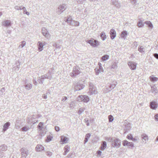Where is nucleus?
Instances as JSON below:
<instances>
[{"instance_id":"nucleus-44","label":"nucleus","mask_w":158,"mask_h":158,"mask_svg":"<svg viewBox=\"0 0 158 158\" xmlns=\"http://www.w3.org/2000/svg\"><path fill=\"white\" fill-rule=\"evenodd\" d=\"M46 155L48 156H51L52 155V153L50 151H47L46 152Z\"/></svg>"},{"instance_id":"nucleus-48","label":"nucleus","mask_w":158,"mask_h":158,"mask_svg":"<svg viewBox=\"0 0 158 158\" xmlns=\"http://www.w3.org/2000/svg\"><path fill=\"white\" fill-rule=\"evenodd\" d=\"M132 135L131 134H129L127 136V138L131 140L132 139Z\"/></svg>"},{"instance_id":"nucleus-29","label":"nucleus","mask_w":158,"mask_h":158,"mask_svg":"<svg viewBox=\"0 0 158 158\" xmlns=\"http://www.w3.org/2000/svg\"><path fill=\"white\" fill-rule=\"evenodd\" d=\"M64 20L69 24V23H70V22H71V21H72L73 20L71 16H69V17H68L67 18H65Z\"/></svg>"},{"instance_id":"nucleus-4","label":"nucleus","mask_w":158,"mask_h":158,"mask_svg":"<svg viewBox=\"0 0 158 158\" xmlns=\"http://www.w3.org/2000/svg\"><path fill=\"white\" fill-rule=\"evenodd\" d=\"M20 152L22 158H26L29 154V151L26 148H22L20 149Z\"/></svg>"},{"instance_id":"nucleus-39","label":"nucleus","mask_w":158,"mask_h":158,"mask_svg":"<svg viewBox=\"0 0 158 158\" xmlns=\"http://www.w3.org/2000/svg\"><path fill=\"white\" fill-rule=\"evenodd\" d=\"M106 140L109 142H112L113 141V138L110 137H106Z\"/></svg>"},{"instance_id":"nucleus-1","label":"nucleus","mask_w":158,"mask_h":158,"mask_svg":"<svg viewBox=\"0 0 158 158\" xmlns=\"http://www.w3.org/2000/svg\"><path fill=\"white\" fill-rule=\"evenodd\" d=\"M81 72L80 68L78 66H75L73 67L72 72L70 73V75L71 77L75 78L77 77Z\"/></svg>"},{"instance_id":"nucleus-52","label":"nucleus","mask_w":158,"mask_h":158,"mask_svg":"<svg viewBox=\"0 0 158 158\" xmlns=\"http://www.w3.org/2000/svg\"><path fill=\"white\" fill-rule=\"evenodd\" d=\"M4 155V153L1 151L0 150V158H2Z\"/></svg>"},{"instance_id":"nucleus-7","label":"nucleus","mask_w":158,"mask_h":158,"mask_svg":"<svg viewBox=\"0 0 158 158\" xmlns=\"http://www.w3.org/2000/svg\"><path fill=\"white\" fill-rule=\"evenodd\" d=\"M67 6L65 4L60 5L57 9V13L60 14L64 11L66 9Z\"/></svg>"},{"instance_id":"nucleus-36","label":"nucleus","mask_w":158,"mask_h":158,"mask_svg":"<svg viewBox=\"0 0 158 158\" xmlns=\"http://www.w3.org/2000/svg\"><path fill=\"white\" fill-rule=\"evenodd\" d=\"M30 129L29 127L28 126H25L21 128V130L22 131H27Z\"/></svg>"},{"instance_id":"nucleus-30","label":"nucleus","mask_w":158,"mask_h":158,"mask_svg":"<svg viewBox=\"0 0 158 158\" xmlns=\"http://www.w3.org/2000/svg\"><path fill=\"white\" fill-rule=\"evenodd\" d=\"M151 91L152 93L154 92L155 93H157L158 90L156 87L155 85H154L153 86H151Z\"/></svg>"},{"instance_id":"nucleus-28","label":"nucleus","mask_w":158,"mask_h":158,"mask_svg":"<svg viewBox=\"0 0 158 158\" xmlns=\"http://www.w3.org/2000/svg\"><path fill=\"white\" fill-rule=\"evenodd\" d=\"M144 23L146 24L148 26V27L151 28L153 27V25L150 21H146L144 22Z\"/></svg>"},{"instance_id":"nucleus-37","label":"nucleus","mask_w":158,"mask_h":158,"mask_svg":"<svg viewBox=\"0 0 158 158\" xmlns=\"http://www.w3.org/2000/svg\"><path fill=\"white\" fill-rule=\"evenodd\" d=\"M89 138V133L87 134L85 136V138L84 141V143L85 144L88 142V138Z\"/></svg>"},{"instance_id":"nucleus-40","label":"nucleus","mask_w":158,"mask_h":158,"mask_svg":"<svg viewBox=\"0 0 158 158\" xmlns=\"http://www.w3.org/2000/svg\"><path fill=\"white\" fill-rule=\"evenodd\" d=\"M108 119L109 122H112L114 120V118L112 115H109L108 116Z\"/></svg>"},{"instance_id":"nucleus-35","label":"nucleus","mask_w":158,"mask_h":158,"mask_svg":"<svg viewBox=\"0 0 158 158\" xmlns=\"http://www.w3.org/2000/svg\"><path fill=\"white\" fill-rule=\"evenodd\" d=\"M43 123L40 122L39 123V125L37 126V127L40 130H42L43 129Z\"/></svg>"},{"instance_id":"nucleus-12","label":"nucleus","mask_w":158,"mask_h":158,"mask_svg":"<svg viewBox=\"0 0 158 158\" xmlns=\"http://www.w3.org/2000/svg\"><path fill=\"white\" fill-rule=\"evenodd\" d=\"M45 43L44 42V44L40 41H39L37 43L38 47V51L39 52L43 50V48L44 46L45 45Z\"/></svg>"},{"instance_id":"nucleus-51","label":"nucleus","mask_w":158,"mask_h":158,"mask_svg":"<svg viewBox=\"0 0 158 158\" xmlns=\"http://www.w3.org/2000/svg\"><path fill=\"white\" fill-rule=\"evenodd\" d=\"M134 146V144L132 142H129L127 146L129 147H133Z\"/></svg>"},{"instance_id":"nucleus-55","label":"nucleus","mask_w":158,"mask_h":158,"mask_svg":"<svg viewBox=\"0 0 158 158\" xmlns=\"http://www.w3.org/2000/svg\"><path fill=\"white\" fill-rule=\"evenodd\" d=\"M85 1V0H78L77 2L78 3L80 4L83 3Z\"/></svg>"},{"instance_id":"nucleus-47","label":"nucleus","mask_w":158,"mask_h":158,"mask_svg":"<svg viewBox=\"0 0 158 158\" xmlns=\"http://www.w3.org/2000/svg\"><path fill=\"white\" fill-rule=\"evenodd\" d=\"M84 109L83 108H80L78 110V114L80 115L84 111Z\"/></svg>"},{"instance_id":"nucleus-11","label":"nucleus","mask_w":158,"mask_h":158,"mask_svg":"<svg viewBox=\"0 0 158 158\" xmlns=\"http://www.w3.org/2000/svg\"><path fill=\"white\" fill-rule=\"evenodd\" d=\"M141 138L143 142L144 143H146L148 139V136L145 133H143L141 135Z\"/></svg>"},{"instance_id":"nucleus-33","label":"nucleus","mask_w":158,"mask_h":158,"mask_svg":"<svg viewBox=\"0 0 158 158\" xmlns=\"http://www.w3.org/2000/svg\"><path fill=\"white\" fill-rule=\"evenodd\" d=\"M44 79H43L42 76L41 77H39L38 78L37 81L40 84H43Z\"/></svg>"},{"instance_id":"nucleus-18","label":"nucleus","mask_w":158,"mask_h":158,"mask_svg":"<svg viewBox=\"0 0 158 158\" xmlns=\"http://www.w3.org/2000/svg\"><path fill=\"white\" fill-rule=\"evenodd\" d=\"M127 32L126 31H123L121 32L120 37L121 38L125 39L127 35Z\"/></svg>"},{"instance_id":"nucleus-8","label":"nucleus","mask_w":158,"mask_h":158,"mask_svg":"<svg viewBox=\"0 0 158 158\" xmlns=\"http://www.w3.org/2000/svg\"><path fill=\"white\" fill-rule=\"evenodd\" d=\"M89 44L94 47H97L100 45V42L93 39L89 40Z\"/></svg>"},{"instance_id":"nucleus-60","label":"nucleus","mask_w":158,"mask_h":158,"mask_svg":"<svg viewBox=\"0 0 158 158\" xmlns=\"http://www.w3.org/2000/svg\"><path fill=\"white\" fill-rule=\"evenodd\" d=\"M33 83H34V84L35 85H37V82L36 81V79H33Z\"/></svg>"},{"instance_id":"nucleus-32","label":"nucleus","mask_w":158,"mask_h":158,"mask_svg":"<svg viewBox=\"0 0 158 158\" xmlns=\"http://www.w3.org/2000/svg\"><path fill=\"white\" fill-rule=\"evenodd\" d=\"M32 85L31 84H27L25 85V88L28 90H29L32 88Z\"/></svg>"},{"instance_id":"nucleus-56","label":"nucleus","mask_w":158,"mask_h":158,"mask_svg":"<svg viewBox=\"0 0 158 158\" xmlns=\"http://www.w3.org/2000/svg\"><path fill=\"white\" fill-rule=\"evenodd\" d=\"M114 6L117 8H120L121 7V5L119 3H116Z\"/></svg>"},{"instance_id":"nucleus-34","label":"nucleus","mask_w":158,"mask_h":158,"mask_svg":"<svg viewBox=\"0 0 158 158\" xmlns=\"http://www.w3.org/2000/svg\"><path fill=\"white\" fill-rule=\"evenodd\" d=\"M138 26L139 27H141L144 26V24L143 23V22L142 20L139 21L138 23L137 24Z\"/></svg>"},{"instance_id":"nucleus-59","label":"nucleus","mask_w":158,"mask_h":158,"mask_svg":"<svg viewBox=\"0 0 158 158\" xmlns=\"http://www.w3.org/2000/svg\"><path fill=\"white\" fill-rule=\"evenodd\" d=\"M74 25L75 26H78L79 25V23L78 21H75Z\"/></svg>"},{"instance_id":"nucleus-16","label":"nucleus","mask_w":158,"mask_h":158,"mask_svg":"<svg viewBox=\"0 0 158 158\" xmlns=\"http://www.w3.org/2000/svg\"><path fill=\"white\" fill-rule=\"evenodd\" d=\"M35 150L37 152H40L44 150V147L41 145L38 144L35 148Z\"/></svg>"},{"instance_id":"nucleus-21","label":"nucleus","mask_w":158,"mask_h":158,"mask_svg":"<svg viewBox=\"0 0 158 158\" xmlns=\"http://www.w3.org/2000/svg\"><path fill=\"white\" fill-rule=\"evenodd\" d=\"M149 79L152 82H155L158 80V78L152 75L149 77Z\"/></svg>"},{"instance_id":"nucleus-19","label":"nucleus","mask_w":158,"mask_h":158,"mask_svg":"<svg viewBox=\"0 0 158 158\" xmlns=\"http://www.w3.org/2000/svg\"><path fill=\"white\" fill-rule=\"evenodd\" d=\"M107 144L106 142L102 141L101 143V146L100 147V149L102 150H104L106 147Z\"/></svg>"},{"instance_id":"nucleus-23","label":"nucleus","mask_w":158,"mask_h":158,"mask_svg":"<svg viewBox=\"0 0 158 158\" xmlns=\"http://www.w3.org/2000/svg\"><path fill=\"white\" fill-rule=\"evenodd\" d=\"M10 123L9 122H6L3 126V130L4 131H6L8 128V127L10 126Z\"/></svg>"},{"instance_id":"nucleus-57","label":"nucleus","mask_w":158,"mask_h":158,"mask_svg":"<svg viewBox=\"0 0 158 158\" xmlns=\"http://www.w3.org/2000/svg\"><path fill=\"white\" fill-rule=\"evenodd\" d=\"M75 21L73 20L72 21H71V22H70V23H69V24L72 25V26H75L74 24H75Z\"/></svg>"},{"instance_id":"nucleus-46","label":"nucleus","mask_w":158,"mask_h":158,"mask_svg":"<svg viewBox=\"0 0 158 158\" xmlns=\"http://www.w3.org/2000/svg\"><path fill=\"white\" fill-rule=\"evenodd\" d=\"M87 96H86L85 95H79L78 96L79 98H81V99H86L87 98Z\"/></svg>"},{"instance_id":"nucleus-61","label":"nucleus","mask_w":158,"mask_h":158,"mask_svg":"<svg viewBox=\"0 0 158 158\" xmlns=\"http://www.w3.org/2000/svg\"><path fill=\"white\" fill-rule=\"evenodd\" d=\"M33 83H34V84L35 85H37V82L36 81V79H33Z\"/></svg>"},{"instance_id":"nucleus-54","label":"nucleus","mask_w":158,"mask_h":158,"mask_svg":"<svg viewBox=\"0 0 158 158\" xmlns=\"http://www.w3.org/2000/svg\"><path fill=\"white\" fill-rule=\"evenodd\" d=\"M111 1L112 4L114 5L118 2L117 0H112Z\"/></svg>"},{"instance_id":"nucleus-31","label":"nucleus","mask_w":158,"mask_h":158,"mask_svg":"<svg viewBox=\"0 0 158 158\" xmlns=\"http://www.w3.org/2000/svg\"><path fill=\"white\" fill-rule=\"evenodd\" d=\"M145 48L143 46H139V47L138 51L141 53H143L144 52Z\"/></svg>"},{"instance_id":"nucleus-41","label":"nucleus","mask_w":158,"mask_h":158,"mask_svg":"<svg viewBox=\"0 0 158 158\" xmlns=\"http://www.w3.org/2000/svg\"><path fill=\"white\" fill-rule=\"evenodd\" d=\"M50 94L49 92L46 93V94H43L42 97L44 99H46L47 98H48L47 96L48 95H49Z\"/></svg>"},{"instance_id":"nucleus-17","label":"nucleus","mask_w":158,"mask_h":158,"mask_svg":"<svg viewBox=\"0 0 158 158\" xmlns=\"http://www.w3.org/2000/svg\"><path fill=\"white\" fill-rule=\"evenodd\" d=\"M2 24L6 27L10 26L11 25V22L9 20H5L2 23Z\"/></svg>"},{"instance_id":"nucleus-64","label":"nucleus","mask_w":158,"mask_h":158,"mask_svg":"<svg viewBox=\"0 0 158 158\" xmlns=\"http://www.w3.org/2000/svg\"><path fill=\"white\" fill-rule=\"evenodd\" d=\"M55 129L57 131H59L60 130V128L59 127H58L55 126Z\"/></svg>"},{"instance_id":"nucleus-50","label":"nucleus","mask_w":158,"mask_h":158,"mask_svg":"<svg viewBox=\"0 0 158 158\" xmlns=\"http://www.w3.org/2000/svg\"><path fill=\"white\" fill-rule=\"evenodd\" d=\"M5 89L4 87L2 88L0 90V94H2V93L5 91Z\"/></svg>"},{"instance_id":"nucleus-53","label":"nucleus","mask_w":158,"mask_h":158,"mask_svg":"<svg viewBox=\"0 0 158 158\" xmlns=\"http://www.w3.org/2000/svg\"><path fill=\"white\" fill-rule=\"evenodd\" d=\"M139 139V138L136 139V138H133L132 137V139L131 140L134 142H138V140Z\"/></svg>"},{"instance_id":"nucleus-5","label":"nucleus","mask_w":158,"mask_h":158,"mask_svg":"<svg viewBox=\"0 0 158 158\" xmlns=\"http://www.w3.org/2000/svg\"><path fill=\"white\" fill-rule=\"evenodd\" d=\"M90 95L96 94L97 93V91L96 87L94 86L93 84L92 83L89 82V93Z\"/></svg>"},{"instance_id":"nucleus-58","label":"nucleus","mask_w":158,"mask_h":158,"mask_svg":"<svg viewBox=\"0 0 158 158\" xmlns=\"http://www.w3.org/2000/svg\"><path fill=\"white\" fill-rule=\"evenodd\" d=\"M154 117L156 120L158 121V114L155 115Z\"/></svg>"},{"instance_id":"nucleus-3","label":"nucleus","mask_w":158,"mask_h":158,"mask_svg":"<svg viewBox=\"0 0 158 158\" xmlns=\"http://www.w3.org/2000/svg\"><path fill=\"white\" fill-rule=\"evenodd\" d=\"M73 85L74 87V91H78L83 89L84 86L82 84H81L79 83L74 82L73 83Z\"/></svg>"},{"instance_id":"nucleus-2","label":"nucleus","mask_w":158,"mask_h":158,"mask_svg":"<svg viewBox=\"0 0 158 158\" xmlns=\"http://www.w3.org/2000/svg\"><path fill=\"white\" fill-rule=\"evenodd\" d=\"M116 85L117 83L115 81H113L112 84H108L106 86V88L105 89L106 90H105L104 92L106 93L110 91L115 88Z\"/></svg>"},{"instance_id":"nucleus-20","label":"nucleus","mask_w":158,"mask_h":158,"mask_svg":"<svg viewBox=\"0 0 158 158\" xmlns=\"http://www.w3.org/2000/svg\"><path fill=\"white\" fill-rule=\"evenodd\" d=\"M20 65V64L19 62L17 61H16L15 63L13 65L14 66L13 69H14L15 70L18 71Z\"/></svg>"},{"instance_id":"nucleus-25","label":"nucleus","mask_w":158,"mask_h":158,"mask_svg":"<svg viewBox=\"0 0 158 158\" xmlns=\"http://www.w3.org/2000/svg\"><path fill=\"white\" fill-rule=\"evenodd\" d=\"M103 70L102 67H99V68L97 69V70H96V75H98L100 73L103 72Z\"/></svg>"},{"instance_id":"nucleus-22","label":"nucleus","mask_w":158,"mask_h":158,"mask_svg":"<svg viewBox=\"0 0 158 158\" xmlns=\"http://www.w3.org/2000/svg\"><path fill=\"white\" fill-rule=\"evenodd\" d=\"M61 140L63 143H65L68 142L69 139L67 138L62 136H61Z\"/></svg>"},{"instance_id":"nucleus-13","label":"nucleus","mask_w":158,"mask_h":158,"mask_svg":"<svg viewBox=\"0 0 158 158\" xmlns=\"http://www.w3.org/2000/svg\"><path fill=\"white\" fill-rule=\"evenodd\" d=\"M51 73L52 72L49 71L48 73L42 76L43 79H51L52 78Z\"/></svg>"},{"instance_id":"nucleus-63","label":"nucleus","mask_w":158,"mask_h":158,"mask_svg":"<svg viewBox=\"0 0 158 158\" xmlns=\"http://www.w3.org/2000/svg\"><path fill=\"white\" fill-rule=\"evenodd\" d=\"M22 10H23V13L24 14H25V13L27 11L26 8L25 7L23 6V7Z\"/></svg>"},{"instance_id":"nucleus-49","label":"nucleus","mask_w":158,"mask_h":158,"mask_svg":"<svg viewBox=\"0 0 158 158\" xmlns=\"http://www.w3.org/2000/svg\"><path fill=\"white\" fill-rule=\"evenodd\" d=\"M52 136L47 137L46 140L47 142H49L52 140Z\"/></svg>"},{"instance_id":"nucleus-14","label":"nucleus","mask_w":158,"mask_h":158,"mask_svg":"<svg viewBox=\"0 0 158 158\" xmlns=\"http://www.w3.org/2000/svg\"><path fill=\"white\" fill-rule=\"evenodd\" d=\"M150 106L151 109L155 110L157 107L158 104L156 102L152 101L150 102Z\"/></svg>"},{"instance_id":"nucleus-26","label":"nucleus","mask_w":158,"mask_h":158,"mask_svg":"<svg viewBox=\"0 0 158 158\" xmlns=\"http://www.w3.org/2000/svg\"><path fill=\"white\" fill-rule=\"evenodd\" d=\"M109 56L108 55H103L101 58V60L102 61H106L109 59Z\"/></svg>"},{"instance_id":"nucleus-62","label":"nucleus","mask_w":158,"mask_h":158,"mask_svg":"<svg viewBox=\"0 0 158 158\" xmlns=\"http://www.w3.org/2000/svg\"><path fill=\"white\" fill-rule=\"evenodd\" d=\"M154 56L156 59L158 60V54L156 53H154Z\"/></svg>"},{"instance_id":"nucleus-6","label":"nucleus","mask_w":158,"mask_h":158,"mask_svg":"<svg viewBox=\"0 0 158 158\" xmlns=\"http://www.w3.org/2000/svg\"><path fill=\"white\" fill-rule=\"evenodd\" d=\"M121 143V140L118 138H116L113 140L112 145L114 148L117 147L119 148L120 146Z\"/></svg>"},{"instance_id":"nucleus-42","label":"nucleus","mask_w":158,"mask_h":158,"mask_svg":"<svg viewBox=\"0 0 158 158\" xmlns=\"http://www.w3.org/2000/svg\"><path fill=\"white\" fill-rule=\"evenodd\" d=\"M23 7V6H16L15 7V9L17 10H22Z\"/></svg>"},{"instance_id":"nucleus-10","label":"nucleus","mask_w":158,"mask_h":158,"mask_svg":"<svg viewBox=\"0 0 158 158\" xmlns=\"http://www.w3.org/2000/svg\"><path fill=\"white\" fill-rule=\"evenodd\" d=\"M42 33L46 38H48L50 37V34L48 31L45 27H43L41 30Z\"/></svg>"},{"instance_id":"nucleus-24","label":"nucleus","mask_w":158,"mask_h":158,"mask_svg":"<svg viewBox=\"0 0 158 158\" xmlns=\"http://www.w3.org/2000/svg\"><path fill=\"white\" fill-rule=\"evenodd\" d=\"M7 146L3 144L0 146V150L2 151H5L7 150Z\"/></svg>"},{"instance_id":"nucleus-27","label":"nucleus","mask_w":158,"mask_h":158,"mask_svg":"<svg viewBox=\"0 0 158 158\" xmlns=\"http://www.w3.org/2000/svg\"><path fill=\"white\" fill-rule=\"evenodd\" d=\"M100 36L103 40H105L106 39V35L105 32L103 31L101 33Z\"/></svg>"},{"instance_id":"nucleus-9","label":"nucleus","mask_w":158,"mask_h":158,"mask_svg":"<svg viewBox=\"0 0 158 158\" xmlns=\"http://www.w3.org/2000/svg\"><path fill=\"white\" fill-rule=\"evenodd\" d=\"M128 64L132 70H135L137 64L134 61H129L128 62Z\"/></svg>"},{"instance_id":"nucleus-45","label":"nucleus","mask_w":158,"mask_h":158,"mask_svg":"<svg viewBox=\"0 0 158 158\" xmlns=\"http://www.w3.org/2000/svg\"><path fill=\"white\" fill-rule=\"evenodd\" d=\"M129 142L127 140H125L123 143V145L124 146H127Z\"/></svg>"},{"instance_id":"nucleus-15","label":"nucleus","mask_w":158,"mask_h":158,"mask_svg":"<svg viewBox=\"0 0 158 158\" xmlns=\"http://www.w3.org/2000/svg\"><path fill=\"white\" fill-rule=\"evenodd\" d=\"M110 34L111 39L112 40L114 39L116 36V32L113 29H112L110 30Z\"/></svg>"},{"instance_id":"nucleus-43","label":"nucleus","mask_w":158,"mask_h":158,"mask_svg":"<svg viewBox=\"0 0 158 158\" xmlns=\"http://www.w3.org/2000/svg\"><path fill=\"white\" fill-rule=\"evenodd\" d=\"M69 147L68 146H66L64 148V149L65 151V152H66L67 153L69 152Z\"/></svg>"},{"instance_id":"nucleus-38","label":"nucleus","mask_w":158,"mask_h":158,"mask_svg":"<svg viewBox=\"0 0 158 158\" xmlns=\"http://www.w3.org/2000/svg\"><path fill=\"white\" fill-rule=\"evenodd\" d=\"M21 43V44L19 45V47L22 48H23L26 44V42L25 41H22Z\"/></svg>"}]
</instances>
